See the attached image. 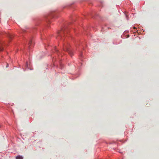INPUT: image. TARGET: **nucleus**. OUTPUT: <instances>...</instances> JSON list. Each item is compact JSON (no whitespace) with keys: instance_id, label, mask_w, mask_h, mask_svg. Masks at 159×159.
I'll list each match as a JSON object with an SVG mask.
<instances>
[{"instance_id":"f257e3e1","label":"nucleus","mask_w":159,"mask_h":159,"mask_svg":"<svg viewBox=\"0 0 159 159\" xmlns=\"http://www.w3.org/2000/svg\"><path fill=\"white\" fill-rule=\"evenodd\" d=\"M64 51H67L71 56H72V52L69 46H64Z\"/></svg>"},{"instance_id":"f03ea898","label":"nucleus","mask_w":159,"mask_h":159,"mask_svg":"<svg viewBox=\"0 0 159 159\" xmlns=\"http://www.w3.org/2000/svg\"><path fill=\"white\" fill-rule=\"evenodd\" d=\"M59 33L60 34V37H62V36H63L64 35V34L66 33H67L66 30H62Z\"/></svg>"},{"instance_id":"7ed1b4c3","label":"nucleus","mask_w":159,"mask_h":159,"mask_svg":"<svg viewBox=\"0 0 159 159\" xmlns=\"http://www.w3.org/2000/svg\"><path fill=\"white\" fill-rule=\"evenodd\" d=\"M3 45L2 43L0 42V52L2 51L3 50V48L2 47Z\"/></svg>"},{"instance_id":"20e7f679","label":"nucleus","mask_w":159,"mask_h":159,"mask_svg":"<svg viewBox=\"0 0 159 159\" xmlns=\"http://www.w3.org/2000/svg\"><path fill=\"white\" fill-rule=\"evenodd\" d=\"M23 157L21 156H18L16 157V159H22Z\"/></svg>"},{"instance_id":"39448f33","label":"nucleus","mask_w":159,"mask_h":159,"mask_svg":"<svg viewBox=\"0 0 159 159\" xmlns=\"http://www.w3.org/2000/svg\"><path fill=\"white\" fill-rule=\"evenodd\" d=\"M8 36L9 38H11L12 36L11 34H8Z\"/></svg>"},{"instance_id":"423d86ee","label":"nucleus","mask_w":159,"mask_h":159,"mask_svg":"<svg viewBox=\"0 0 159 159\" xmlns=\"http://www.w3.org/2000/svg\"><path fill=\"white\" fill-rule=\"evenodd\" d=\"M32 43V41L31 40L30 41L29 43V47L31 45V43Z\"/></svg>"},{"instance_id":"0eeeda50","label":"nucleus","mask_w":159,"mask_h":159,"mask_svg":"<svg viewBox=\"0 0 159 159\" xmlns=\"http://www.w3.org/2000/svg\"><path fill=\"white\" fill-rule=\"evenodd\" d=\"M8 65L7 64V66H8Z\"/></svg>"}]
</instances>
